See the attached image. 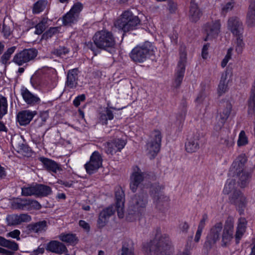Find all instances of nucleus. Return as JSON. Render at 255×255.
<instances>
[{
    "label": "nucleus",
    "mask_w": 255,
    "mask_h": 255,
    "mask_svg": "<svg viewBox=\"0 0 255 255\" xmlns=\"http://www.w3.org/2000/svg\"><path fill=\"white\" fill-rule=\"evenodd\" d=\"M220 143L228 148H230L234 145V142L232 138L227 137L226 138H221L220 139Z\"/></svg>",
    "instance_id": "obj_56"
},
{
    "label": "nucleus",
    "mask_w": 255,
    "mask_h": 255,
    "mask_svg": "<svg viewBox=\"0 0 255 255\" xmlns=\"http://www.w3.org/2000/svg\"><path fill=\"white\" fill-rule=\"evenodd\" d=\"M83 6L80 3H75L70 10L63 16V23L64 25H69L76 22L79 18Z\"/></svg>",
    "instance_id": "obj_8"
},
{
    "label": "nucleus",
    "mask_w": 255,
    "mask_h": 255,
    "mask_svg": "<svg viewBox=\"0 0 255 255\" xmlns=\"http://www.w3.org/2000/svg\"><path fill=\"white\" fill-rule=\"evenodd\" d=\"M7 225L9 226H14L19 225L18 215L12 214L8 215L6 217Z\"/></svg>",
    "instance_id": "obj_51"
},
{
    "label": "nucleus",
    "mask_w": 255,
    "mask_h": 255,
    "mask_svg": "<svg viewBox=\"0 0 255 255\" xmlns=\"http://www.w3.org/2000/svg\"><path fill=\"white\" fill-rule=\"evenodd\" d=\"M48 19L43 18L36 26L35 33L36 34H41L46 29L47 26Z\"/></svg>",
    "instance_id": "obj_46"
},
{
    "label": "nucleus",
    "mask_w": 255,
    "mask_h": 255,
    "mask_svg": "<svg viewBox=\"0 0 255 255\" xmlns=\"http://www.w3.org/2000/svg\"><path fill=\"white\" fill-rule=\"evenodd\" d=\"M228 28L234 36H241L243 33V22L236 16H233L228 19Z\"/></svg>",
    "instance_id": "obj_16"
},
{
    "label": "nucleus",
    "mask_w": 255,
    "mask_h": 255,
    "mask_svg": "<svg viewBox=\"0 0 255 255\" xmlns=\"http://www.w3.org/2000/svg\"><path fill=\"white\" fill-rule=\"evenodd\" d=\"M37 55V51L35 49H25L14 56L12 62L18 66H22L34 59Z\"/></svg>",
    "instance_id": "obj_6"
},
{
    "label": "nucleus",
    "mask_w": 255,
    "mask_h": 255,
    "mask_svg": "<svg viewBox=\"0 0 255 255\" xmlns=\"http://www.w3.org/2000/svg\"><path fill=\"white\" fill-rule=\"evenodd\" d=\"M244 168L236 162H233L229 170L230 174L233 175H240L244 173Z\"/></svg>",
    "instance_id": "obj_43"
},
{
    "label": "nucleus",
    "mask_w": 255,
    "mask_h": 255,
    "mask_svg": "<svg viewBox=\"0 0 255 255\" xmlns=\"http://www.w3.org/2000/svg\"><path fill=\"white\" fill-rule=\"evenodd\" d=\"M143 180V176H133L131 178L130 188L133 192L136 190L137 186Z\"/></svg>",
    "instance_id": "obj_45"
},
{
    "label": "nucleus",
    "mask_w": 255,
    "mask_h": 255,
    "mask_svg": "<svg viewBox=\"0 0 255 255\" xmlns=\"http://www.w3.org/2000/svg\"><path fill=\"white\" fill-rule=\"evenodd\" d=\"M16 47L15 46L11 47L7 49L3 53L0 58V62L2 64L6 65L8 61L10 59L11 55L14 53Z\"/></svg>",
    "instance_id": "obj_40"
},
{
    "label": "nucleus",
    "mask_w": 255,
    "mask_h": 255,
    "mask_svg": "<svg viewBox=\"0 0 255 255\" xmlns=\"http://www.w3.org/2000/svg\"><path fill=\"white\" fill-rule=\"evenodd\" d=\"M125 193L121 187H117L115 190L116 208L120 218L124 216Z\"/></svg>",
    "instance_id": "obj_15"
},
{
    "label": "nucleus",
    "mask_w": 255,
    "mask_h": 255,
    "mask_svg": "<svg viewBox=\"0 0 255 255\" xmlns=\"http://www.w3.org/2000/svg\"><path fill=\"white\" fill-rule=\"evenodd\" d=\"M179 230L180 233L186 234L189 228V225L186 222L181 223L179 225Z\"/></svg>",
    "instance_id": "obj_60"
},
{
    "label": "nucleus",
    "mask_w": 255,
    "mask_h": 255,
    "mask_svg": "<svg viewBox=\"0 0 255 255\" xmlns=\"http://www.w3.org/2000/svg\"><path fill=\"white\" fill-rule=\"evenodd\" d=\"M146 255H172L171 241L167 234H162L160 228L156 230L154 238L143 246Z\"/></svg>",
    "instance_id": "obj_1"
},
{
    "label": "nucleus",
    "mask_w": 255,
    "mask_h": 255,
    "mask_svg": "<svg viewBox=\"0 0 255 255\" xmlns=\"http://www.w3.org/2000/svg\"><path fill=\"white\" fill-rule=\"evenodd\" d=\"M234 233V222L231 220L226 221L223 229L221 246L223 247H226L233 238Z\"/></svg>",
    "instance_id": "obj_17"
},
{
    "label": "nucleus",
    "mask_w": 255,
    "mask_h": 255,
    "mask_svg": "<svg viewBox=\"0 0 255 255\" xmlns=\"http://www.w3.org/2000/svg\"><path fill=\"white\" fill-rule=\"evenodd\" d=\"M223 230V224L221 222L216 223L210 229L204 243V248L208 250L219 240L221 233Z\"/></svg>",
    "instance_id": "obj_7"
},
{
    "label": "nucleus",
    "mask_w": 255,
    "mask_h": 255,
    "mask_svg": "<svg viewBox=\"0 0 255 255\" xmlns=\"http://www.w3.org/2000/svg\"><path fill=\"white\" fill-rule=\"evenodd\" d=\"M20 232L18 230H14L12 231H11L8 233L6 234L7 237H11L13 239H16L17 240H20V238L19 237Z\"/></svg>",
    "instance_id": "obj_61"
},
{
    "label": "nucleus",
    "mask_w": 255,
    "mask_h": 255,
    "mask_svg": "<svg viewBox=\"0 0 255 255\" xmlns=\"http://www.w3.org/2000/svg\"><path fill=\"white\" fill-rule=\"evenodd\" d=\"M102 158L98 151H95L90 157L89 162L85 165L87 172L89 174H93L102 165Z\"/></svg>",
    "instance_id": "obj_11"
},
{
    "label": "nucleus",
    "mask_w": 255,
    "mask_h": 255,
    "mask_svg": "<svg viewBox=\"0 0 255 255\" xmlns=\"http://www.w3.org/2000/svg\"><path fill=\"white\" fill-rule=\"evenodd\" d=\"M19 224H20L23 222H28L31 220L30 216L27 214H21L18 215Z\"/></svg>",
    "instance_id": "obj_59"
},
{
    "label": "nucleus",
    "mask_w": 255,
    "mask_h": 255,
    "mask_svg": "<svg viewBox=\"0 0 255 255\" xmlns=\"http://www.w3.org/2000/svg\"><path fill=\"white\" fill-rule=\"evenodd\" d=\"M39 159L44 167L49 171L55 174H61V171L63 170L61 165L52 159L44 157H40Z\"/></svg>",
    "instance_id": "obj_18"
},
{
    "label": "nucleus",
    "mask_w": 255,
    "mask_h": 255,
    "mask_svg": "<svg viewBox=\"0 0 255 255\" xmlns=\"http://www.w3.org/2000/svg\"><path fill=\"white\" fill-rule=\"evenodd\" d=\"M221 24L220 20L207 22L204 26L207 36L205 41L217 37L220 32Z\"/></svg>",
    "instance_id": "obj_13"
},
{
    "label": "nucleus",
    "mask_w": 255,
    "mask_h": 255,
    "mask_svg": "<svg viewBox=\"0 0 255 255\" xmlns=\"http://www.w3.org/2000/svg\"><path fill=\"white\" fill-rule=\"evenodd\" d=\"M21 194L23 196H36V184L22 188Z\"/></svg>",
    "instance_id": "obj_47"
},
{
    "label": "nucleus",
    "mask_w": 255,
    "mask_h": 255,
    "mask_svg": "<svg viewBox=\"0 0 255 255\" xmlns=\"http://www.w3.org/2000/svg\"><path fill=\"white\" fill-rule=\"evenodd\" d=\"M57 32L58 29L57 27H51L43 33L42 36V39L47 40L53 36L54 34H56Z\"/></svg>",
    "instance_id": "obj_53"
},
{
    "label": "nucleus",
    "mask_w": 255,
    "mask_h": 255,
    "mask_svg": "<svg viewBox=\"0 0 255 255\" xmlns=\"http://www.w3.org/2000/svg\"><path fill=\"white\" fill-rule=\"evenodd\" d=\"M46 250L57 254H63L68 252L65 245L57 241H52L48 243Z\"/></svg>",
    "instance_id": "obj_24"
},
{
    "label": "nucleus",
    "mask_w": 255,
    "mask_h": 255,
    "mask_svg": "<svg viewBox=\"0 0 255 255\" xmlns=\"http://www.w3.org/2000/svg\"><path fill=\"white\" fill-rule=\"evenodd\" d=\"M20 92L24 101L27 104L33 106L40 103V98L31 93L27 88L22 87Z\"/></svg>",
    "instance_id": "obj_23"
},
{
    "label": "nucleus",
    "mask_w": 255,
    "mask_h": 255,
    "mask_svg": "<svg viewBox=\"0 0 255 255\" xmlns=\"http://www.w3.org/2000/svg\"><path fill=\"white\" fill-rule=\"evenodd\" d=\"M59 239L62 242L70 245H75L78 242V238L73 234H61L59 236Z\"/></svg>",
    "instance_id": "obj_36"
},
{
    "label": "nucleus",
    "mask_w": 255,
    "mask_h": 255,
    "mask_svg": "<svg viewBox=\"0 0 255 255\" xmlns=\"http://www.w3.org/2000/svg\"><path fill=\"white\" fill-rule=\"evenodd\" d=\"M78 68H74L68 71L66 82V85L67 87L70 89H73L77 87L78 79Z\"/></svg>",
    "instance_id": "obj_27"
},
{
    "label": "nucleus",
    "mask_w": 255,
    "mask_h": 255,
    "mask_svg": "<svg viewBox=\"0 0 255 255\" xmlns=\"http://www.w3.org/2000/svg\"><path fill=\"white\" fill-rule=\"evenodd\" d=\"M234 5V2L232 1H230L227 2L225 5H224L222 8V12H225V13L228 12V11L231 10L233 8Z\"/></svg>",
    "instance_id": "obj_64"
},
{
    "label": "nucleus",
    "mask_w": 255,
    "mask_h": 255,
    "mask_svg": "<svg viewBox=\"0 0 255 255\" xmlns=\"http://www.w3.org/2000/svg\"><path fill=\"white\" fill-rule=\"evenodd\" d=\"M201 138V134L199 132L195 133L185 144L187 152L193 153L196 152L199 148V140Z\"/></svg>",
    "instance_id": "obj_22"
},
{
    "label": "nucleus",
    "mask_w": 255,
    "mask_h": 255,
    "mask_svg": "<svg viewBox=\"0 0 255 255\" xmlns=\"http://www.w3.org/2000/svg\"><path fill=\"white\" fill-rule=\"evenodd\" d=\"M11 142L13 148L16 152L24 156H31L32 153L30 148L24 143V140L21 137H12Z\"/></svg>",
    "instance_id": "obj_10"
},
{
    "label": "nucleus",
    "mask_w": 255,
    "mask_h": 255,
    "mask_svg": "<svg viewBox=\"0 0 255 255\" xmlns=\"http://www.w3.org/2000/svg\"><path fill=\"white\" fill-rule=\"evenodd\" d=\"M187 62V54L184 48L180 50V57L178 63L175 78L183 79Z\"/></svg>",
    "instance_id": "obj_19"
},
{
    "label": "nucleus",
    "mask_w": 255,
    "mask_h": 255,
    "mask_svg": "<svg viewBox=\"0 0 255 255\" xmlns=\"http://www.w3.org/2000/svg\"><path fill=\"white\" fill-rule=\"evenodd\" d=\"M7 112V102L5 97L0 95V119L6 114Z\"/></svg>",
    "instance_id": "obj_42"
},
{
    "label": "nucleus",
    "mask_w": 255,
    "mask_h": 255,
    "mask_svg": "<svg viewBox=\"0 0 255 255\" xmlns=\"http://www.w3.org/2000/svg\"><path fill=\"white\" fill-rule=\"evenodd\" d=\"M153 203L158 211L165 213L169 208L170 199L164 194H160V197L153 199Z\"/></svg>",
    "instance_id": "obj_20"
},
{
    "label": "nucleus",
    "mask_w": 255,
    "mask_h": 255,
    "mask_svg": "<svg viewBox=\"0 0 255 255\" xmlns=\"http://www.w3.org/2000/svg\"><path fill=\"white\" fill-rule=\"evenodd\" d=\"M154 49L151 43L146 41L141 45L135 47L130 52L129 56L134 62L142 63L154 54Z\"/></svg>",
    "instance_id": "obj_4"
},
{
    "label": "nucleus",
    "mask_w": 255,
    "mask_h": 255,
    "mask_svg": "<svg viewBox=\"0 0 255 255\" xmlns=\"http://www.w3.org/2000/svg\"><path fill=\"white\" fill-rule=\"evenodd\" d=\"M247 157L246 154L242 153L239 155L233 162H236L237 164H239L241 166L244 168L245 165L247 161Z\"/></svg>",
    "instance_id": "obj_54"
},
{
    "label": "nucleus",
    "mask_w": 255,
    "mask_h": 255,
    "mask_svg": "<svg viewBox=\"0 0 255 255\" xmlns=\"http://www.w3.org/2000/svg\"><path fill=\"white\" fill-rule=\"evenodd\" d=\"M36 114V111H30L29 110L22 111L19 112L17 114V121L21 126L27 125L30 122Z\"/></svg>",
    "instance_id": "obj_25"
},
{
    "label": "nucleus",
    "mask_w": 255,
    "mask_h": 255,
    "mask_svg": "<svg viewBox=\"0 0 255 255\" xmlns=\"http://www.w3.org/2000/svg\"><path fill=\"white\" fill-rule=\"evenodd\" d=\"M93 40L97 48L108 51L114 49L116 45L113 34L105 30L96 32L93 36Z\"/></svg>",
    "instance_id": "obj_3"
},
{
    "label": "nucleus",
    "mask_w": 255,
    "mask_h": 255,
    "mask_svg": "<svg viewBox=\"0 0 255 255\" xmlns=\"http://www.w3.org/2000/svg\"><path fill=\"white\" fill-rule=\"evenodd\" d=\"M247 23L250 26L255 25V0L250 5L247 14Z\"/></svg>",
    "instance_id": "obj_34"
},
{
    "label": "nucleus",
    "mask_w": 255,
    "mask_h": 255,
    "mask_svg": "<svg viewBox=\"0 0 255 255\" xmlns=\"http://www.w3.org/2000/svg\"><path fill=\"white\" fill-rule=\"evenodd\" d=\"M12 205L13 209L24 210L29 206V199H20L14 202Z\"/></svg>",
    "instance_id": "obj_38"
},
{
    "label": "nucleus",
    "mask_w": 255,
    "mask_h": 255,
    "mask_svg": "<svg viewBox=\"0 0 255 255\" xmlns=\"http://www.w3.org/2000/svg\"><path fill=\"white\" fill-rule=\"evenodd\" d=\"M168 9L171 13H175L177 9V4L171 0L168 1Z\"/></svg>",
    "instance_id": "obj_63"
},
{
    "label": "nucleus",
    "mask_w": 255,
    "mask_h": 255,
    "mask_svg": "<svg viewBox=\"0 0 255 255\" xmlns=\"http://www.w3.org/2000/svg\"><path fill=\"white\" fill-rule=\"evenodd\" d=\"M47 4L46 0H40L37 1L33 6V11L34 13H38L43 11Z\"/></svg>",
    "instance_id": "obj_44"
},
{
    "label": "nucleus",
    "mask_w": 255,
    "mask_h": 255,
    "mask_svg": "<svg viewBox=\"0 0 255 255\" xmlns=\"http://www.w3.org/2000/svg\"><path fill=\"white\" fill-rule=\"evenodd\" d=\"M248 138L246 135L244 131L242 130L241 131L239 139L238 140V145L239 146H243L248 143Z\"/></svg>",
    "instance_id": "obj_55"
},
{
    "label": "nucleus",
    "mask_w": 255,
    "mask_h": 255,
    "mask_svg": "<svg viewBox=\"0 0 255 255\" xmlns=\"http://www.w3.org/2000/svg\"><path fill=\"white\" fill-rule=\"evenodd\" d=\"M121 255H134L133 242L129 239H126L122 243Z\"/></svg>",
    "instance_id": "obj_31"
},
{
    "label": "nucleus",
    "mask_w": 255,
    "mask_h": 255,
    "mask_svg": "<svg viewBox=\"0 0 255 255\" xmlns=\"http://www.w3.org/2000/svg\"><path fill=\"white\" fill-rule=\"evenodd\" d=\"M47 222L45 220L32 223L28 225V230L31 232L40 233L45 231L47 228Z\"/></svg>",
    "instance_id": "obj_30"
},
{
    "label": "nucleus",
    "mask_w": 255,
    "mask_h": 255,
    "mask_svg": "<svg viewBox=\"0 0 255 255\" xmlns=\"http://www.w3.org/2000/svg\"><path fill=\"white\" fill-rule=\"evenodd\" d=\"M0 246L7 248L13 251H17L18 245L14 241L6 239L3 237L0 236Z\"/></svg>",
    "instance_id": "obj_33"
},
{
    "label": "nucleus",
    "mask_w": 255,
    "mask_h": 255,
    "mask_svg": "<svg viewBox=\"0 0 255 255\" xmlns=\"http://www.w3.org/2000/svg\"><path fill=\"white\" fill-rule=\"evenodd\" d=\"M236 36L237 37L236 51L238 54H241L245 46V44L243 40V35Z\"/></svg>",
    "instance_id": "obj_50"
},
{
    "label": "nucleus",
    "mask_w": 255,
    "mask_h": 255,
    "mask_svg": "<svg viewBox=\"0 0 255 255\" xmlns=\"http://www.w3.org/2000/svg\"><path fill=\"white\" fill-rule=\"evenodd\" d=\"M232 108V107L231 103L228 102L226 103L225 108L220 113L219 125L218 126H216V128L217 129H221L231 114Z\"/></svg>",
    "instance_id": "obj_28"
},
{
    "label": "nucleus",
    "mask_w": 255,
    "mask_h": 255,
    "mask_svg": "<svg viewBox=\"0 0 255 255\" xmlns=\"http://www.w3.org/2000/svg\"><path fill=\"white\" fill-rule=\"evenodd\" d=\"M230 202L235 205L239 209V212L241 214L246 207L247 200L246 196L240 190H236L229 196Z\"/></svg>",
    "instance_id": "obj_9"
},
{
    "label": "nucleus",
    "mask_w": 255,
    "mask_h": 255,
    "mask_svg": "<svg viewBox=\"0 0 255 255\" xmlns=\"http://www.w3.org/2000/svg\"><path fill=\"white\" fill-rule=\"evenodd\" d=\"M187 113V109L185 106H183L181 109L178 112L176 115L177 120L179 123H182L185 118Z\"/></svg>",
    "instance_id": "obj_52"
},
{
    "label": "nucleus",
    "mask_w": 255,
    "mask_h": 255,
    "mask_svg": "<svg viewBox=\"0 0 255 255\" xmlns=\"http://www.w3.org/2000/svg\"><path fill=\"white\" fill-rule=\"evenodd\" d=\"M247 221L245 218H240L238 219V226L236 229L235 239L237 243H238L241 238L245 233L247 228Z\"/></svg>",
    "instance_id": "obj_29"
},
{
    "label": "nucleus",
    "mask_w": 255,
    "mask_h": 255,
    "mask_svg": "<svg viewBox=\"0 0 255 255\" xmlns=\"http://www.w3.org/2000/svg\"><path fill=\"white\" fill-rule=\"evenodd\" d=\"M164 188V186L159 185V183H154L151 186L150 194L153 200L160 197V194H163L162 190Z\"/></svg>",
    "instance_id": "obj_37"
},
{
    "label": "nucleus",
    "mask_w": 255,
    "mask_h": 255,
    "mask_svg": "<svg viewBox=\"0 0 255 255\" xmlns=\"http://www.w3.org/2000/svg\"><path fill=\"white\" fill-rule=\"evenodd\" d=\"M140 20L129 10L124 11L115 22V26L127 32L136 29L140 25Z\"/></svg>",
    "instance_id": "obj_2"
},
{
    "label": "nucleus",
    "mask_w": 255,
    "mask_h": 255,
    "mask_svg": "<svg viewBox=\"0 0 255 255\" xmlns=\"http://www.w3.org/2000/svg\"><path fill=\"white\" fill-rule=\"evenodd\" d=\"M116 207L111 205L108 208L103 209L100 213L98 220V224L99 227H104L108 222L109 218L115 212Z\"/></svg>",
    "instance_id": "obj_21"
},
{
    "label": "nucleus",
    "mask_w": 255,
    "mask_h": 255,
    "mask_svg": "<svg viewBox=\"0 0 255 255\" xmlns=\"http://www.w3.org/2000/svg\"><path fill=\"white\" fill-rule=\"evenodd\" d=\"M36 184V196L46 197L52 193V189L49 186L41 184Z\"/></svg>",
    "instance_id": "obj_32"
},
{
    "label": "nucleus",
    "mask_w": 255,
    "mask_h": 255,
    "mask_svg": "<svg viewBox=\"0 0 255 255\" xmlns=\"http://www.w3.org/2000/svg\"><path fill=\"white\" fill-rule=\"evenodd\" d=\"M207 100H208L207 94L204 91H202L196 99V102L198 104H202Z\"/></svg>",
    "instance_id": "obj_57"
},
{
    "label": "nucleus",
    "mask_w": 255,
    "mask_h": 255,
    "mask_svg": "<svg viewBox=\"0 0 255 255\" xmlns=\"http://www.w3.org/2000/svg\"><path fill=\"white\" fill-rule=\"evenodd\" d=\"M236 180L238 186L241 188H245L250 181L249 176H233Z\"/></svg>",
    "instance_id": "obj_48"
},
{
    "label": "nucleus",
    "mask_w": 255,
    "mask_h": 255,
    "mask_svg": "<svg viewBox=\"0 0 255 255\" xmlns=\"http://www.w3.org/2000/svg\"><path fill=\"white\" fill-rule=\"evenodd\" d=\"M114 118L112 111L107 108L105 113H100V120L102 124H107L108 120H112Z\"/></svg>",
    "instance_id": "obj_41"
},
{
    "label": "nucleus",
    "mask_w": 255,
    "mask_h": 255,
    "mask_svg": "<svg viewBox=\"0 0 255 255\" xmlns=\"http://www.w3.org/2000/svg\"><path fill=\"white\" fill-rule=\"evenodd\" d=\"M202 15V11L198 4L193 0L191 1L189 17L190 20L193 22H197Z\"/></svg>",
    "instance_id": "obj_26"
},
{
    "label": "nucleus",
    "mask_w": 255,
    "mask_h": 255,
    "mask_svg": "<svg viewBox=\"0 0 255 255\" xmlns=\"http://www.w3.org/2000/svg\"><path fill=\"white\" fill-rule=\"evenodd\" d=\"M69 52V49L68 48H67L66 47H65L64 46H63V47L60 46L56 49H53L51 53L53 54H54L57 56L62 57L64 55H65L67 53H68Z\"/></svg>",
    "instance_id": "obj_49"
},
{
    "label": "nucleus",
    "mask_w": 255,
    "mask_h": 255,
    "mask_svg": "<svg viewBox=\"0 0 255 255\" xmlns=\"http://www.w3.org/2000/svg\"><path fill=\"white\" fill-rule=\"evenodd\" d=\"M208 220V215L207 214H204L202 216V219L200 220V223L198 226V230L203 231L205 227L206 222Z\"/></svg>",
    "instance_id": "obj_62"
},
{
    "label": "nucleus",
    "mask_w": 255,
    "mask_h": 255,
    "mask_svg": "<svg viewBox=\"0 0 255 255\" xmlns=\"http://www.w3.org/2000/svg\"><path fill=\"white\" fill-rule=\"evenodd\" d=\"M232 49L229 48L227 53L221 62V66L224 68L227 64L229 60L231 58Z\"/></svg>",
    "instance_id": "obj_58"
},
{
    "label": "nucleus",
    "mask_w": 255,
    "mask_h": 255,
    "mask_svg": "<svg viewBox=\"0 0 255 255\" xmlns=\"http://www.w3.org/2000/svg\"><path fill=\"white\" fill-rule=\"evenodd\" d=\"M147 203V199L146 195H135L131 199L129 208L134 213L139 212L145 208Z\"/></svg>",
    "instance_id": "obj_12"
},
{
    "label": "nucleus",
    "mask_w": 255,
    "mask_h": 255,
    "mask_svg": "<svg viewBox=\"0 0 255 255\" xmlns=\"http://www.w3.org/2000/svg\"><path fill=\"white\" fill-rule=\"evenodd\" d=\"M236 180L235 179L234 177L228 179L223 189L224 194L227 195L229 194H231L234 191L237 190L236 189Z\"/></svg>",
    "instance_id": "obj_35"
},
{
    "label": "nucleus",
    "mask_w": 255,
    "mask_h": 255,
    "mask_svg": "<svg viewBox=\"0 0 255 255\" xmlns=\"http://www.w3.org/2000/svg\"><path fill=\"white\" fill-rule=\"evenodd\" d=\"M126 144V141L121 138H117L108 141L105 144V151L112 155L120 152Z\"/></svg>",
    "instance_id": "obj_14"
},
{
    "label": "nucleus",
    "mask_w": 255,
    "mask_h": 255,
    "mask_svg": "<svg viewBox=\"0 0 255 255\" xmlns=\"http://www.w3.org/2000/svg\"><path fill=\"white\" fill-rule=\"evenodd\" d=\"M162 136L159 130L151 132L149 141L146 143V151L151 158H154L160 150Z\"/></svg>",
    "instance_id": "obj_5"
},
{
    "label": "nucleus",
    "mask_w": 255,
    "mask_h": 255,
    "mask_svg": "<svg viewBox=\"0 0 255 255\" xmlns=\"http://www.w3.org/2000/svg\"><path fill=\"white\" fill-rule=\"evenodd\" d=\"M227 75H222L218 86V93L220 95L225 93L228 89V82L227 81Z\"/></svg>",
    "instance_id": "obj_39"
}]
</instances>
